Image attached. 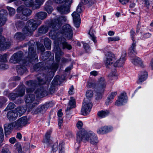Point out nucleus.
Masks as SVG:
<instances>
[{
    "instance_id": "obj_13",
    "label": "nucleus",
    "mask_w": 153,
    "mask_h": 153,
    "mask_svg": "<svg viewBox=\"0 0 153 153\" xmlns=\"http://www.w3.org/2000/svg\"><path fill=\"white\" fill-rule=\"evenodd\" d=\"M92 104L88 99L84 100L81 109V112L83 115L87 114L91 111Z\"/></svg>"
},
{
    "instance_id": "obj_48",
    "label": "nucleus",
    "mask_w": 153,
    "mask_h": 153,
    "mask_svg": "<svg viewBox=\"0 0 153 153\" xmlns=\"http://www.w3.org/2000/svg\"><path fill=\"white\" fill-rule=\"evenodd\" d=\"M4 136L2 128L0 127V142H2L4 139Z\"/></svg>"
},
{
    "instance_id": "obj_37",
    "label": "nucleus",
    "mask_w": 153,
    "mask_h": 153,
    "mask_svg": "<svg viewBox=\"0 0 153 153\" xmlns=\"http://www.w3.org/2000/svg\"><path fill=\"white\" fill-rule=\"evenodd\" d=\"M44 45L45 47L48 50L50 49L51 45V41L48 38H45L44 39Z\"/></svg>"
},
{
    "instance_id": "obj_45",
    "label": "nucleus",
    "mask_w": 153,
    "mask_h": 153,
    "mask_svg": "<svg viewBox=\"0 0 153 153\" xmlns=\"http://www.w3.org/2000/svg\"><path fill=\"white\" fill-rule=\"evenodd\" d=\"M7 8L8 10L10 16H12L15 14V11L14 9L9 7H7Z\"/></svg>"
},
{
    "instance_id": "obj_12",
    "label": "nucleus",
    "mask_w": 153,
    "mask_h": 153,
    "mask_svg": "<svg viewBox=\"0 0 153 153\" xmlns=\"http://www.w3.org/2000/svg\"><path fill=\"white\" fill-rule=\"evenodd\" d=\"M59 33L69 39L72 38L73 34L71 27L69 24L64 25L60 30Z\"/></svg>"
},
{
    "instance_id": "obj_3",
    "label": "nucleus",
    "mask_w": 153,
    "mask_h": 153,
    "mask_svg": "<svg viewBox=\"0 0 153 153\" xmlns=\"http://www.w3.org/2000/svg\"><path fill=\"white\" fill-rule=\"evenodd\" d=\"M58 66V65L57 64L54 63L50 68H48V71L50 75L49 76H48V75H43L42 76V77H41V78L38 77L37 79L38 80L39 84L42 85L47 83V82L48 83L53 76L54 73L57 69Z\"/></svg>"
},
{
    "instance_id": "obj_42",
    "label": "nucleus",
    "mask_w": 153,
    "mask_h": 153,
    "mask_svg": "<svg viewBox=\"0 0 153 153\" xmlns=\"http://www.w3.org/2000/svg\"><path fill=\"white\" fill-rule=\"evenodd\" d=\"M50 55L51 52H46L42 55V58L43 60H46Z\"/></svg>"
},
{
    "instance_id": "obj_63",
    "label": "nucleus",
    "mask_w": 153,
    "mask_h": 153,
    "mask_svg": "<svg viewBox=\"0 0 153 153\" xmlns=\"http://www.w3.org/2000/svg\"><path fill=\"white\" fill-rule=\"evenodd\" d=\"M1 153H10L8 149L7 148H4Z\"/></svg>"
},
{
    "instance_id": "obj_31",
    "label": "nucleus",
    "mask_w": 153,
    "mask_h": 153,
    "mask_svg": "<svg viewBox=\"0 0 153 153\" xmlns=\"http://www.w3.org/2000/svg\"><path fill=\"white\" fill-rule=\"evenodd\" d=\"M45 91L43 87H41L36 92L35 94L38 97L42 98L45 95Z\"/></svg>"
},
{
    "instance_id": "obj_11",
    "label": "nucleus",
    "mask_w": 153,
    "mask_h": 153,
    "mask_svg": "<svg viewBox=\"0 0 153 153\" xmlns=\"http://www.w3.org/2000/svg\"><path fill=\"white\" fill-rule=\"evenodd\" d=\"M17 11L18 13H22V14L19 16L17 15V18L25 20L27 19V16L30 15L31 13V10L24 6H21L18 7Z\"/></svg>"
},
{
    "instance_id": "obj_34",
    "label": "nucleus",
    "mask_w": 153,
    "mask_h": 153,
    "mask_svg": "<svg viewBox=\"0 0 153 153\" xmlns=\"http://www.w3.org/2000/svg\"><path fill=\"white\" fill-rule=\"evenodd\" d=\"M61 142H62V147H63V149L64 150V148L63 147L64 143L62 141H61L59 142V144H58V142H56V143H55L53 145L52 147V150L54 152L57 151L58 149H59H59H59V146L60 143Z\"/></svg>"
},
{
    "instance_id": "obj_39",
    "label": "nucleus",
    "mask_w": 153,
    "mask_h": 153,
    "mask_svg": "<svg viewBox=\"0 0 153 153\" xmlns=\"http://www.w3.org/2000/svg\"><path fill=\"white\" fill-rule=\"evenodd\" d=\"M75 102L74 99L73 97H71V100L69 101V105L70 107H68L67 108V110H70L71 108H74L75 107Z\"/></svg>"
},
{
    "instance_id": "obj_4",
    "label": "nucleus",
    "mask_w": 153,
    "mask_h": 153,
    "mask_svg": "<svg viewBox=\"0 0 153 153\" xmlns=\"http://www.w3.org/2000/svg\"><path fill=\"white\" fill-rule=\"evenodd\" d=\"M27 85L29 87L26 89L27 95L25 100L26 103H32L35 99L34 95L32 94L36 84L35 81H29L27 82Z\"/></svg>"
},
{
    "instance_id": "obj_28",
    "label": "nucleus",
    "mask_w": 153,
    "mask_h": 153,
    "mask_svg": "<svg viewBox=\"0 0 153 153\" xmlns=\"http://www.w3.org/2000/svg\"><path fill=\"white\" fill-rule=\"evenodd\" d=\"M136 42L135 41H133L131 45L128 50V53L130 55L137 53L136 49Z\"/></svg>"
},
{
    "instance_id": "obj_40",
    "label": "nucleus",
    "mask_w": 153,
    "mask_h": 153,
    "mask_svg": "<svg viewBox=\"0 0 153 153\" xmlns=\"http://www.w3.org/2000/svg\"><path fill=\"white\" fill-rule=\"evenodd\" d=\"M59 76H57L55 77L52 82V86L50 88V90L51 89L53 90L54 89L55 87V85L57 84V82L59 80Z\"/></svg>"
},
{
    "instance_id": "obj_64",
    "label": "nucleus",
    "mask_w": 153,
    "mask_h": 153,
    "mask_svg": "<svg viewBox=\"0 0 153 153\" xmlns=\"http://www.w3.org/2000/svg\"><path fill=\"white\" fill-rule=\"evenodd\" d=\"M112 102V100L108 97L106 100L105 103L106 105H108L111 103Z\"/></svg>"
},
{
    "instance_id": "obj_5",
    "label": "nucleus",
    "mask_w": 153,
    "mask_h": 153,
    "mask_svg": "<svg viewBox=\"0 0 153 153\" xmlns=\"http://www.w3.org/2000/svg\"><path fill=\"white\" fill-rule=\"evenodd\" d=\"M106 82L103 77L100 78L98 80L97 88L96 90V99H101L106 87Z\"/></svg>"
},
{
    "instance_id": "obj_24",
    "label": "nucleus",
    "mask_w": 153,
    "mask_h": 153,
    "mask_svg": "<svg viewBox=\"0 0 153 153\" xmlns=\"http://www.w3.org/2000/svg\"><path fill=\"white\" fill-rule=\"evenodd\" d=\"M132 62L135 65L143 68L144 66L143 61L139 58L135 56L131 59Z\"/></svg>"
},
{
    "instance_id": "obj_23",
    "label": "nucleus",
    "mask_w": 153,
    "mask_h": 153,
    "mask_svg": "<svg viewBox=\"0 0 153 153\" xmlns=\"http://www.w3.org/2000/svg\"><path fill=\"white\" fill-rule=\"evenodd\" d=\"M7 15L6 11L4 10H0V25H4L6 21V16Z\"/></svg>"
},
{
    "instance_id": "obj_15",
    "label": "nucleus",
    "mask_w": 153,
    "mask_h": 153,
    "mask_svg": "<svg viewBox=\"0 0 153 153\" xmlns=\"http://www.w3.org/2000/svg\"><path fill=\"white\" fill-rule=\"evenodd\" d=\"M16 110V112L10 111L8 113L7 117L10 120L16 118L18 115V113L20 115H22L26 111V109L21 107L17 108Z\"/></svg>"
},
{
    "instance_id": "obj_35",
    "label": "nucleus",
    "mask_w": 153,
    "mask_h": 153,
    "mask_svg": "<svg viewBox=\"0 0 153 153\" xmlns=\"http://www.w3.org/2000/svg\"><path fill=\"white\" fill-rule=\"evenodd\" d=\"M48 28L46 26H42L38 29V33L40 34H44L47 32Z\"/></svg>"
},
{
    "instance_id": "obj_19",
    "label": "nucleus",
    "mask_w": 153,
    "mask_h": 153,
    "mask_svg": "<svg viewBox=\"0 0 153 153\" xmlns=\"http://www.w3.org/2000/svg\"><path fill=\"white\" fill-rule=\"evenodd\" d=\"M22 56V52L20 51L14 54L11 57L10 62L13 63H16L20 61Z\"/></svg>"
},
{
    "instance_id": "obj_32",
    "label": "nucleus",
    "mask_w": 153,
    "mask_h": 153,
    "mask_svg": "<svg viewBox=\"0 0 153 153\" xmlns=\"http://www.w3.org/2000/svg\"><path fill=\"white\" fill-rule=\"evenodd\" d=\"M47 16V13L45 12H40L37 13L36 16L38 19L41 20L44 19Z\"/></svg>"
},
{
    "instance_id": "obj_41",
    "label": "nucleus",
    "mask_w": 153,
    "mask_h": 153,
    "mask_svg": "<svg viewBox=\"0 0 153 153\" xmlns=\"http://www.w3.org/2000/svg\"><path fill=\"white\" fill-rule=\"evenodd\" d=\"M90 143L94 145H96L98 142V140L96 135L93 136V138L89 141Z\"/></svg>"
},
{
    "instance_id": "obj_54",
    "label": "nucleus",
    "mask_w": 153,
    "mask_h": 153,
    "mask_svg": "<svg viewBox=\"0 0 153 153\" xmlns=\"http://www.w3.org/2000/svg\"><path fill=\"white\" fill-rule=\"evenodd\" d=\"M15 107V105L13 103L10 102L9 103L7 107V109H11Z\"/></svg>"
},
{
    "instance_id": "obj_22",
    "label": "nucleus",
    "mask_w": 153,
    "mask_h": 153,
    "mask_svg": "<svg viewBox=\"0 0 153 153\" xmlns=\"http://www.w3.org/2000/svg\"><path fill=\"white\" fill-rule=\"evenodd\" d=\"M148 77V73L145 71H141L138 76V83L139 84L145 80Z\"/></svg>"
},
{
    "instance_id": "obj_53",
    "label": "nucleus",
    "mask_w": 153,
    "mask_h": 153,
    "mask_svg": "<svg viewBox=\"0 0 153 153\" xmlns=\"http://www.w3.org/2000/svg\"><path fill=\"white\" fill-rule=\"evenodd\" d=\"M0 98L1 99L0 100V107H1L3 103L7 101V99L3 97H1Z\"/></svg>"
},
{
    "instance_id": "obj_43",
    "label": "nucleus",
    "mask_w": 153,
    "mask_h": 153,
    "mask_svg": "<svg viewBox=\"0 0 153 153\" xmlns=\"http://www.w3.org/2000/svg\"><path fill=\"white\" fill-rule=\"evenodd\" d=\"M108 42L116 41L120 40V39L118 36H114L113 37H109L108 38Z\"/></svg>"
},
{
    "instance_id": "obj_44",
    "label": "nucleus",
    "mask_w": 153,
    "mask_h": 153,
    "mask_svg": "<svg viewBox=\"0 0 153 153\" xmlns=\"http://www.w3.org/2000/svg\"><path fill=\"white\" fill-rule=\"evenodd\" d=\"M8 68V65H7L5 64L4 62H0V69H6Z\"/></svg>"
},
{
    "instance_id": "obj_17",
    "label": "nucleus",
    "mask_w": 153,
    "mask_h": 153,
    "mask_svg": "<svg viewBox=\"0 0 153 153\" xmlns=\"http://www.w3.org/2000/svg\"><path fill=\"white\" fill-rule=\"evenodd\" d=\"M127 100L126 93H121L118 97V98L115 103V105L117 106H120L123 105L126 102Z\"/></svg>"
},
{
    "instance_id": "obj_8",
    "label": "nucleus",
    "mask_w": 153,
    "mask_h": 153,
    "mask_svg": "<svg viewBox=\"0 0 153 153\" xmlns=\"http://www.w3.org/2000/svg\"><path fill=\"white\" fill-rule=\"evenodd\" d=\"M95 134L91 131L85 133V131L84 130L79 131L77 133L76 141L78 143L81 141L85 142H89Z\"/></svg>"
},
{
    "instance_id": "obj_29",
    "label": "nucleus",
    "mask_w": 153,
    "mask_h": 153,
    "mask_svg": "<svg viewBox=\"0 0 153 153\" xmlns=\"http://www.w3.org/2000/svg\"><path fill=\"white\" fill-rule=\"evenodd\" d=\"M25 27H27V26H25L23 29V33H22L20 32L17 33L15 35L14 37L17 39L22 40L24 39L25 38L26 36H28V35H26V34L24 33L23 31V29Z\"/></svg>"
},
{
    "instance_id": "obj_57",
    "label": "nucleus",
    "mask_w": 153,
    "mask_h": 153,
    "mask_svg": "<svg viewBox=\"0 0 153 153\" xmlns=\"http://www.w3.org/2000/svg\"><path fill=\"white\" fill-rule=\"evenodd\" d=\"M82 3L84 4H87L89 3L91 5L93 3L92 2V0H81Z\"/></svg>"
},
{
    "instance_id": "obj_21",
    "label": "nucleus",
    "mask_w": 153,
    "mask_h": 153,
    "mask_svg": "<svg viewBox=\"0 0 153 153\" xmlns=\"http://www.w3.org/2000/svg\"><path fill=\"white\" fill-rule=\"evenodd\" d=\"M25 93V90L23 89L19 88L18 93H11L9 95V97L10 99L13 100L16 97L22 96Z\"/></svg>"
},
{
    "instance_id": "obj_51",
    "label": "nucleus",
    "mask_w": 153,
    "mask_h": 153,
    "mask_svg": "<svg viewBox=\"0 0 153 153\" xmlns=\"http://www.w3.org/2000/svg\"><path fill=\"white\" fill-rule=\"evenodd\" d=\"M37 48L39 50H40L42 52H43L45 51V48L42 44H38Z\"/></svg>"
},
{
    "instance_id": "obj_61",
    "label": "nucleus",
    "mask_w": 153,
    "mask_h": 153,
    "mask_svg": "<svg viewBox=\"0 0 153 153\" xmlns=\"http://www.w3.org/2000/svg\"><path fill=\"white\" fill-rule=\"evenodd\" d=\"M83 44V47L86 50H88L90 48L88 44L86 43H84L83 42H82Z\"/></svg>"
},
{
    "instance_id": "obj_1",
    "label": "nucleus",
    "mask_w": 153,
    "mask_h": 153,
    "mask_svg": "<svg viewBox=\"0 0 153 153\" xmlns=\"http://www.w3.org/2000/svg\"><path fill=\"white\" fill-rule=\"evenodd\" d=\"M27 122V118L26 117H23L18 119L16 121L8 125L5 124L4 126L5 135L9 134L11 132L12 129H20L22 127L26 124Z\"/></svg>"
},
{
    "instance_id": "obj_62",
    "label": "nucleus",
    "mask_w": 153,
    "mask_h": 153,
    "mask_svg": "<svg viewBox=\"0 0 153 153\" xmlns=\"http://www.w3.org/2000/svg\"><path fill=\"white\" fill-rule=\"evenodd\" d=\"M143 3L147 7H149V4L148 0H143Z\"/></svg>"
},
{
    "instance_id": "obj_26",
    "label": "nucleus",
    "mask_w": 153,
    "mask_h": 153,
    "mask_svg": "<svg viewBox=\"0 0 153 153\" xmlns=\"http://www.w3.org/2000/svg\"><path fill=\"white\" fill-rule=\"evenodd\" d=\"M52 131L51 130L48 131L45 134L43 143L47 145H48L50 142V135L51 134Z\"/></svg>"
},
{
    "instance_id": "obj_30",
    "label": "nucleus",
    "mask_w": 153,
    "mask_h": 153,
    "mask_svg": "<svg viewBox=\"0 0 153 153\" xmlns=\"http://www.w3.org/2000/svg\"><path fill=\"white\" fill-rule=\"evenodd\" d=\"M16 69L17 73L20 75L22 74L27 70L26 67L21 65L17 66Z\"/></svg>"
},
{
    "instance_id": "obj_6",
    "label": "nucleus",
    "mask_w": 153,
    "mask_h": 153,
    "mask_svg": "<svg viewBox=\"0 0 153 153\" xmlns=\"http://www.w3.org/2000/svg\"><path fill=\"white\" fill-rule=\"evenodd\" d=\"M72 1V0H55L56 3H64L57 7L58 11L62 14H66L69 13L70 12V8Z\"/></svg>"
},
{
    "instance_id": "obj_2",
    "label": "nucleus",
    "mask_w": 153,
    "mask_h": 153,
    "mask_svg": "<svg viewBox=\"0 0 153 153\" xmlns=\"http://www.w3.org/2000/svg\"><path fill=\"white\" fill-rule=\"evenodd\" d=\"M67 20V18L65 16H62L57 19L55 23L50 26V28H52L51 30L49 33V36L50 38L53 39H56L58 36L56 30L60 27L62 23L66 22Z\"/></svg>"
},
{
    "instance_id": "obj_50",
    "label": "nucleus",
    "mask_w": 153,
    "mask_h": 153,
    "mask_svg": "<svg viewBox=\"0 0 153 153\" xmlns=\"http://www.w3.org/2000/svg\"><path fill=\"white\" fill-rule=\"evenodd\" d=\"M45 10L48 13H51L53 10L52 7L50 6H47L45 7Z\"/></svg>"
},
{
    "instance_id": "obj_36",
    "label": "nucleus",
    "mask_w": 153,
    "mask_h": 153,
    "mask_svg": "<svg viewBox=\"0 0 153 153\" xmlns=\"http://www.w3.org/2000/svg\"><path fill=\"white\" fill-rule=\"evenodd\" d=\"M109 113V111L108 110L105 111H99L97 114L98 116L101 118H104L108 116Z\"/></svg>"
},
{
    "instance_id": "obj_58",
    "label": "nucleus",
    "mask_w": 153,
    "mask_h": 153,
    "mask_svg": "<svg viewBox=\"0 0 153 153\" xmlns=\"http://www.w3.org/2000/svg\"><path fill=\"white\" fill-rule=\"evenodd\" d=\"M74 88L72 86L69 88L68 91L69 94L70 95H72L74 93Z\"/></svg>"
},
{
    "instance_id": "obj_10",
    "label": "nucleus",
    "mask_w": 153,
    "mask_h": 153,
    "mask_svg": "<svg viewBox=\"0 0 153 153\" xmlns=\"http://www.w3.org/2000/svg\"><path fill=\"white\" fill-rule=\"evenodd\" d=\"M83 7L81 4H79L76 9V11H75L72 14L73 18L74 23L75 27H79L80 24V16L79 13H81L82 11Z\"/></svg>"
},
{
    "instance_id": "obj_27",
    "label": "nucleus",
    "mask_w": 153,
    "mask_h": 153,
    "mask_svg": "<svg viewBox=\"0 0 153 153\" xmlns=\"http://www.w3.org/2000/svg\"><path fill=\"white\" fill-rule=\"evenodd\" d=\"M60 43L62 44L63 49L67 48L70 50L72 48L71 45L66 42L65 39L64 38L61 39Z\"/></svg>"
},
{
    "instance_id": "obj_56",
    "label": "nucleus",
    "mask_w": 153,
    "mask_h": 153,
    "mask_svg": "<svg viewBox=\"0 0 153 153\" xmlns=\"http://www.w3.org/2000/svg\"><path fill=\"white\" fill-rule=\"evenodd\" d=\"M76 126L78 128L81 129L83 126V123L82 121H79L76 123Z\"/></svg>"
},
{
    "instance_id": "obj_38",
    "label": "nucleus",
    "mask_w": 153,
    "mask_h": 153,
    "mask_svg": "<svg viewBox=\"0 0 153 153\" xmlns=\"http://www.w3.org/2000/svg\"><path fill=\"white\" fill-rule=\"evenodd\" d=\"M49 107L48 104H46L41 106L38 108L39 112L42 113L45 112Z\"/></svg>"
},
{
    "instance_id": "obj_14",
    "label": "nucleus",
    "mask_w": 153,
    "mask_h": 153,
    "mask_svg": "<svg viewBox=\"0 0 153 153\" xmlns=\"http://www.w3.org/2000/svg\"><path fill=\"white\" fill-rule=\"evenodd\" d=\"M117 56L111 53H108L105 55V59L104 61L106 66L111 65L114 66V64L116 61Z\"/></svg>"
},
{
    "instance_id": "obj_47",
    "label": "nucleus",
    "mask_w": 153,
    "mask_h": 153,
    "mask_svg": "<svg viewBox=\"0 0 153 153\" xmlns=\"http://www.w3.org/2000/svg\"><path fill=\"white\" fill-rule=\"evenodd\" d=\"M93 93L92 91L90 90L87 91L86 93V96L88 98H91L93 97Z\"/></svg>"
},
{
    "instance_id": "obj_9",
    "label": "nucleus",
    "mask_w": 153,
    "mask_h": 153,
    "mask_svg": "<svg viewBox=\"0 0 153 153\" xmlns=\"http://www.w3.org/2000/svg\"><path fill=\"white\" fill-rule=\"evenodd\" d=\"M35 42L33 41H30L28 43L29 46L28 48V58L29 61L32 64L34 62H36L38 61L37 56L36 54V53L34 49V44Z\"/></svg>"
},
{
    "instance_id": "obj_46",
    "label": "nucleus",
    "mask_w": 153,
    "mask_h": 153,
    "mask_svg": "<svg viewBox=\"0 0 153 153\" xmlns=\"http://www.w3.org/2000/svg\"><path fill=\"white\" fill-rule=\"evenodd\" d=\"M0 61L1 62H5L7 61V55L5 54L0 56Z\"/></svg>"
},
{
    "instance_id": "obj_18",
    "label": "nucleus",
    "mask_w": 153,
    "mask_h": 153,
    "mask_svg": "<svg viewBox=\"0 0 153 153\" xmlns=\"http://www.w3.org/2000/svg\"><path fill=\"white\" fill-rule=\"evenodd\" d=\"M113 129V128L111 126H105L98 128L97 130V132L99 134H103L111 131Z\"/></svg>"
},
{
    "instance_id": "obj_7",
    "label": "nucleus",
    "mask_w": 153,
    "mask_h": 153,
    "mask_svg": "<svg viewBox=\"0 0 153 153\" xmlns=\"http://www.w3.org/2000/svg\"><path fill=\"white\" fill-rule=\"evenodd\" d=\"M42 23L41 21L37 22L33 19H31L27 22V27H25L23 30L24 33L28 36H31L32 32L37 28V27L40 25Z\"/></svg>"
},
{
    "instance_id": "obj_52",
    "label": "nucleus",
    "mask_w": 153,
    "mask_h": 153,
    "mask_svg": "<svg viewBox=\"0 0 153 153\" xmlns=\"http://www.w3.org/2000/svg\"><path fill=\"white\" fill-rule=\"evenodd\" d=\"M130 36L132 41H135L134 39L135 36V33L134 31L132 30H131V31Z\"/></svg>"
},
{
    "instance_id": "obj_49",
    "label": "nucleus",
    "mask_w": 153,
    "mask_h": 153,
    "mask_svg": "<svg viewBox=\"0 0 153 153\" xmlns=\"http://www.w3.org/2000/svg\"><path fill=\"white\" fill-rule=\"evenodd\" d=\"M117 93L116 92H112L111 94H110L108 97V98L112 100L114 99V97L117 95Z\"/></svg>"
},
{
    "instance_id": "obj_20",
    "label": "nucleus",
    "mask_w": 153,
    "mask_h": 153,
    "mask_svg": "<svg viewBox=\"0 0 153 153\" xmlns=\"http://www.w3.org/2000/svg\"><path fill=\"white\" fill-rule=\"evenodd\" d=\"M56 41H54V43L55 45L54 47V50L55 51V57L56 61L57 62H59L60 59V56L63 54V52L61 51V49L59 48L57 44H56Z\"/></svg>"
},
{
    "instance_id": "obj_55",
    "label": "nucleus",
    "mask_w": 153,
    "mask_h": 153,
    "mask_svg": "<svg viewBox=\"0 0 153 153\" xmlns=\"http://www.w3.org/2000/svg\"><path fill=\"white\" fill-rule=\"evenodd\" d=\"M59 149H59V153H64V151L63 149V147H62V142H61L59 144Z\"/></svg>"
},
{
    "instance_id": "obj_33",
    "label": "nucleus",
    "mask_w": 153,
    "mask_h": 153,
    "mask_svg": "<svg viewBox=\"0 0 153 153\" xmlns=\"http://www.w3.org/2000/svg\"><path fill=\"white\" fill-rule=\"evenodd\" d=\"M95 33L94 31L92 28H91L88 32V34L89 35L90 38L94 43H95L97 42V40L96 37L94 35Z\"/></svg>"
},
{
    "instance_id": "obj_25",
    "label": "nucleus",
    "mask_w": 153,
    "mask_h": 153,
    "mask_svg": "<svg viewBox=\"0 0 153 153\" xmlns=\"http://www.w3.org/2000/svg\"><path fill=\"white\" fill-rule=\"evenodd\" d=\"M125 61V57H123L119 59H118L117 57L116 61L114 64V66L115 67H121L122 66L124 63Z\"/></svg>"
},
{
    "instance_id": "obj_59",
    "label": "nucleus",
    "mask_w": 153,
    "mask_h": 153,
    "mask_svg": "<svg viewBox=\"0 0 153 153\" xmlns=\"http://www.w3.org/2000/svg\"><path fill=\"white\" fill-rule=\"evenodd\" d=\"M94 86V84L91 82H88L87 83V86L88 88H93Z\"/></svg>"
},
{
    "instance_id": "obj_60",
    "label": "nucleus",
    "mask_w": 153,
    "mask_h": 153,
    "mask_svg": "<svg viewBox=\"0 0 153 153\" xmlns=\"http://www.w3.org/2000/svg\"><path fill=\"white\" fill-rule=\"evenodd\" d=\"M63 122V119L62 117L59 118L58 119V125L59 127H61L62 126Z\"/></svg>"
},
{
    "instance_id": "obj_16",
    "label": "nucleus",
    "mask_w": 153,
    "mask_h": 153,
    "mask_svg": "<svg viewBox=\"0 0 153 153\" xmlns=\"http://www.w3.org/2000/svg\"><path fill=\"white\" fill-rule=\"evenodd\" d=\"M2 29L0 28V50H4L8 48L10 45L9 42H5L4 38L1 35Z\"/></svg>"
}]
</instances>
